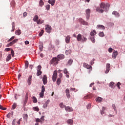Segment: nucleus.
Instances as JSON below:
<instances>
[{"label": "nucleus", "mask_w": 125, "mask_h": 125, "mask_svg": "<svg viewBox=\"0 0 125 125\" xmlns=\"http://www.w3.org/2000/svg\"><path fill=\"white\" fill-rule=\"evenodd\" d=\"M77 40L78 42H84L87 41V39L84 36H82L81 34L77 35Z\"/></svg>", "instance_id": "obj_1"}, {"label": "nucleus", "mask_w": 125, "mask_h": 125, "mask_svg": "<svg viewBox=\"0 0 125 125\" xmlns=\"http://www.w3.org/2000/svg\"><path fill=\"white\" fill-rule=\"evenodd\" d=\"M100 7L104 9V11H108L109 8H110V4L102 2L100 4Z\"/></svg>", "instance_id": "obj_2"}, {"label": "nucleus", "mask_w": 125, "mask_h": 125, "mask_svg": "<svg viewBox=\"0 0 125 125\" xmlns=\"http://www.w3.org/2000/svg\"><path fill=\"white\" fill-rule=\"evenodd\" d=\"M45 30L47 33H50L52 30V28H51V26L48 24H46L45 25Z\"/></svg>", "instance_id": "obj_3"}, {"label": "nucleus", "mask_w": 125, "mask_h": 125, "mask_svg": "<svg viewBox=\"0 0 125 125\" xmlns=\"http://www.w3.org/2000/svg\"><path fill=\"white\" fill-rule=\"evenodd\" d=\"M57 79V70H55L53 74L52 81L55 82H56V79Z\"/></svg>", "instance_id": "obj_4"}, {"label": "nucleus", "mask_w": 125, "mask_h": 125, "mask_svg": "<svg viewBox=\"0 0 125 125\" xmlns=\"http://www.w3.org/2000/svg\"><path fill=\"white\" fill-rule=\"evenodd\" d=\"M18 42V39H15L11 42L8 43L6 45L7 47H9V46H11V45H13L14 43H16V42Z\"/></svg>", "instance_id": "obj_5"}, {"label": "nucleus", "mask_w": 125, "mask_h": 125, "mask_svg": "<svg viewBox=\"0 0 125 125\" xmlns=\"http://www.w3.org/2000/svg\"><path fill=\"white\" fill-rule=\"evenodd\" d=\"M59 61V60L58 58H53L51 60V63L52 64H55L56 65H57L58 64V62Z\"/></svg>", "instance_id": "obj_6"}, {"label": "nucleus", "mask_w": 125, "mask_h": 125, "mask_svg": "<svg viewBox=\"0 0 125 125\" xmlns=\"http://www.w3.org/2000/svg\"><path fill=\"white\" fill-rule=\"evenodd\" d=\"M42 82L44 85L47 83V76L46 75H44L42 77Z\"/></svg>", "instance_id": "obj_7"}, {"label": "nucleus", "mask_w": 125, "mask_h": 125, "mask_svg": "<svg viewBox=\"0 0 125 125\" xmlns=\"http://www.w3.org/2000/svg\"><path fill=\"white\" fill-rule=\"evenodd\" d=\"M28 92H27L25 94V99L23 101V106H26V104H27V102H28Z\"/></svg>", "instance_id": "obj_8"}, {"label": "nucleus", "mask_w": 125, "mask_h": 125, "mask_svg": "<svg viewBox=\"0 0 125 125\" xmlns=\"http://www.w3.org/2000/svg\"><path fill=\"white\" fill-rule=\"evenodd\" d=\"M110 68H111V64H110V63H107L106 65V70L105 72V74H108L109 73V71H110Z\"/></svg>", "instance_id": "obj_9"}, {"label": "nucleus", "mask_w": 125, "mask_h": 125, "mask_svg": "<svg viewBox=\"0 0 125 125\" xmlns=\"http://www.w3.org/2000/svg\"><path fill=\"white\" fill-rule=\"evenodd\" d=\"M79 22L81 23L83 25H88V23L86 21H85L83 19L80 18L79 19Z\"/></svg>", "instance_id": "obj_10"}, {"label": "nucleus", "mask_w": 125, "mask_h": 125, "mask_svg": "<svg viewBox=\"0 0 125 125\" xmlns=\"http://www.w3.org/2000/svg\"><path fill=\"white\" fill-rule=\"evenodd\" d=\"M65 93L67 98L69 99V98L71 97V95H70V90H69V89L67 88L65 90Z\"/></svg>", "instance_id": "obj_11"}, {"label": "nucleus", "mask_w": 125, "mask_h": 125, "mask_svg": "<svg viewBox=\"0 0 125 125\" xmlns=\"http://www.w3.org/2000/svg\"><path fill=\"white\" fill-rule=\"evenodd\" d=\"M32 75L29 76L27 80V83L28 85H31L32 84Z\"/></svg>", "instance_id": "obj_12"}, {"label": "nucleus", "mask_w": 125, "mask_h": 125, "mask_svg": "<svg viewBox=\"0 0 125 125\" xmlns=\"http://www.w3.org/2000/svg\"><path fill=\"white\" fill-rule=\"evenodd\" d=\"M63 73L64 74L66 75V78H67V79H69V78H70V76L69 75H70V73H69V72H68V70H67L66 68H65L63 70Z\"/></svg>", "instance_id": "obj_13"}, {"label": "nucleus", "mask_w": 125, "mask_h": 125, "mask_svg": "<svg viewBox=\"0 0 125 125\" xmlns=\"http://www.w3.org/2000/svg\"><path fill=\"white\" fill-rule=\"evenodd\" d=\"M83 66L84 68H86V69H92V67L90 66V65L87 64V63H83Z\"/></svg>", "instance_id": "obj_14"}, {"label": "nucleus", "mask_w": 125, "mask_h": 125, "mask_svg": "<svg viewBox=\"0 0 125 125\" xmlns=\"http://www.w3.org/2000/svg\"><path fill=\"white\" fill-rule=\"evenodd\" d=\"M71 40V37H70V35L67 36L65 39V42L66 43H70V41Z\"/></svg>", "instance_id": "obj_15"}, {"label": "nucleus", "mask_w": 125, "mask_h": 125, "mask_svg": "<svg viewBox=\"0 0 125 125\" xmlns=\"http://www.w3.org/2000/svg\"><path fill=\"white\" fill-rule=\"evenodd\" d=\"M65 110L68 112H73V108L70 106H65Z\"/></svg>", "instance_id": "obj_16"}, {"label": "nucleus", "mask_w": 125, "mask_h": 125, "mask_svg": "<svg viewBox=\"0 0 125 125\" xmlns=\"http://www.w3.org/2000/svg\"><path fill=\"white\" fill-rule=\"evenodd\" d=\"M64 58H65V56L63 54H60L58 55V59H64Z\"/></svg>", "instance_id": "obj_17"}, {"label": "nucleus", "mask_w": 125, "mask_h": 125, "mask_svg": "<svg viewBox=\"0 0 125 125\" xmlns=\"http://www.w3.org/2000/svg\"><path fill=\"white\" fill-rule=\"evenodd\" d=\"M117 56H118V52L117 51L114 52L112 54V58L115 59L116 57H117Z\"/></svg>", "instance_id": "obj_18"}, {"label": "nucleus", "mask_w": 125, "mask_h": 125, "mask_svg": "<svg viewBox=\"0 0 125 125\" xmlns=\"http://www.w3.org/2000/svg\"><path fill=\"white\" fill-rule=\"evenodd\" d=\"M96 10L98 12H100V13H103V12H104V10L100 8V7L97 8Z\"/></svg>", "instance_id": "obj_19"}, {"label": "nucleus", "mask_w": 125, "mask_h": 125, "mask_svg": "<svg viewBox=\"0 0 125 125\" xmlns=\"http://www.w3.org/2000/svg\"><path fill=\"white\" fill-rule=\"evenodd\" d=\"M109 86L110 87H112V88H115V86H116V84H115V83L114 82H111L109 83Z\"/></svg>", "instance_id": "obj_20"}, {"label": "nucleus", "mask_w": 125, "mask_h": 125, "mask_svg": "<svg viewBox=\"0 0 125 125\" xmlns=\"http://www.w3.org/2000/svg\"><path fill=\"white\" fill-rule=\"evenodd\" d=\"M103 100V99H102V98L101 97H98L96 98V101H97V102H102V101Z\"/></svg>", "instance_id": "obj_21"}, {"label": "nucleus", "mask_w": 125, "mask_h": 125, "mask_svg": "<svg viewBox=\"0 0 125 125\" xmlns=\"http://www.w3.org/2000/svg\"><path fill=\"white\" fill-rule=\"evenodd\" d=\"M68 65H69V66H71L72 64H73V59H69L67 62Z\"/></svg>", "instance_id": "obj_22"}, {"label": "nucleus", "mask_w": 125, "mask_h": 125, "mask_svg": "<svg viewBox=\"0 0 125 125\" xmlns=\"http://www.w3.org/2000/svg\"><path fill=\"white\" fill-rule=\"evenodd\" d=\"M10 59H11V54H9L6 58V61L8 62Z\"/></svg>", "instance_id": "obj_23"}, {"label": "nucleus", "mask_w": 125, "mask_h": 125, "mask_svg": "<svg viewBox=\"0 0 125 125\" xmlns=\"http://www.w3.org/2000/svg\"><path fill=\"white\" fill-rule=\"evenodd\" d=\"M23 119L27 122L28 121V114H23Z\"/></svg>", "instance_id": "obj_24"}, {"label": "nucleus", "mask_w": 125, "mask_h": 125, "mask_svg": "<svg viewBox=\"0 0 125 125\" xmlns=\"http://www.w3.org/2000/svg\"><path fill=\"white\" fill-rule=\"evenodd\" d=\"M112 14L113 15H115V16H117V17H119V16H120V14L117 11H113L112 12Z\"/></svg>", "instance_id": "obj_25"}, {"label": "nucleus", "mask_w": 125, "mask_h": 125, "mask_svg": "<svg viewBox=\"0 0 125 125\" xmlns=\"http://www.w3.org/2000/svg\"><path fill=\"white\" fill-rule=\"evenodd\" d=\"M97 27L99 28V29H102L103 30H105V26H103L102 25H98L97 26Z\"/></svg>", "instance_id": "obj_26"}, {"label": "nucleus", "mask_w": 125, "mask_h": 125, "mask_svg": "<svg viewBox=\"0 0 125 125\" xmlns=\"http://www.w3.org/2000/svg\"><path fill=\"white\" fill-rule=\"evenodd\" d=\"M15 34L18 36H20V35H21V30L20 29L16 30L15 31Z\"/></svg>", "instance_id": "obj_27"}, {"label": "nucleus", "mask_w": 125, "mask_h": 125, "mask_svg": "<svg viewBox=\"0 0 125 125\" xmlns=\"http://www.w3.org/2000/svg\"><path fill=\"white\" fill-rule=\"evenodd\" d=\"M90 35V36H95V35H96V31L94 30L91 31Z\"/></svg>", "instance_id": "obj_28"}, {"label": "nucleus", "mask_w": 125, "mask_h": 125, "mask_svg": "<svg viewBox=\"0 0 125 125\" xmlns=\"http://www.w3.org/2000/svg\"><path fill=\"white\" fill-rule=\"evenodd\" d=\"M39 20V16L38 15H35L34 19H33V21L35 22H37V21Z\"/></svg>", "instance_id": "obj_29"}, {"label": "nucleus", "mask_w": 125, "mask_h": 125, "mask_svg": "<svg viewBox=\"0 0 125 125\" xmlns=\"http://www.w3.org/2000/svg\"><path fill=\"white\" fill-rule=\"evenodd\" d=\"M14 30H15V22H13L12 23V30L11 32H14Z\"/></svg>", "instance_id": "obj_30"}, {"label": "nucleus", "mask_w": 125, "mask_h": 125, "mask_svg": "<svg viewBox=\"0 0 125 125\" xmlns=\"http://www.w3.org/2000/svg\"><path fill=\"white\" fill-rule=\"evenodd\" d=\"M72 53V51L71 50H67L65 51V54L66 55H69V54H71Z\"/></svg>", "instance_id": "obj_31"}, {"label": "nucleus", "mask_w": 125, "mask_h": 125, "mask_svg": "<svg viewBox=\"0 0 125 125\" xmlns=\"http://www.w3.org/2000/svg\"><path fill=\"white\" fill-rule=\"evenodd\" d=\"M11 116H13V112H12V113H9L7 115V118H8V119H10V117H11Z\"/></svg>", "instance_id": "obj_32"}, {"label": "nucleus", "mask_w": 125, "mask_h": 125, "mask_svg": "<svg viewBox=\"0 0 125 125\" xmlns=\"http://www.w3.org/2000/svg\"><path fill=\"white\" fill-rule=\"evenodd\" d=\"M67 123L69 124V125H72L73 124V120L69 119L67 121Z\"/></svg>", "instance_id": "obj_33"}, {"label": "nucleus", "mask_w": 125, "mask_h": 125, "mask_svg": "<svg viewBox=\"0 0 125 125\" xmlns=\"http://www.w3.org/2000/svg\"><path fill=\"white\" fill-rule=\"evenodd\" d=\"M60 83H61V79L58 78L57 80V84L58 85H59V84H60Z\"/></svg>", "instance_id": "obj_34"}, {"label": "nucleus", "mask_w": 125, "mask_h": 125, "mask_svg": "<svg viewBox=\"0 0 125 125\" xmlns=\"http://www.w3.org/2000/svg\"><path fill=\"white\" fill-rule=\"evenodd\" d=\"M59 106L61 108H62V109H63V108H65V107H66V105H64L63 103L60 104Z\"/></svg>", "instance_id": "obj_35"}, {"label": "nucleus", "mask_w": 125, "mask_h": 125, "mask_svg": "<svg viewBox=\"0 0 125 125\" xmlns=\"http://www.w3.org/2000/svg\"><path fill=\"white\" fill-rule=\"evenodd\" d=\"M43 33H44V30H43V29H42L41 31L39 33V37H42V36L43 35Z\"/></svg>", "instance_id": "obj_36"}, {"label": "nucleus", "mask_w": 125, "mask_h": 125, "mask_svg": "<svg viewBox=\"0 0 125 125\" xmlns=\"http://www.w3.org/2000/svg\"><path fill=\"white\" fill-rule=\"evenodd\" d=\"M87 15H90V9H87L85 10Z\"/></svg>", "instance_id": "obj_37"}, {"label": "nucleus", "mask_w": 125, "mask_h": 125, "mask_svg": "<svg viewBox=\"0 0 125 125\" xmlns=\"http://www.w3.org/2000/svg\"><path fill=\"white\" fill-rule=\"evenodd\" d=\"M33 103H37V102H38V100H37V98H36V97H33Z\"/></svg>", "instance_id": "obj_38"}, {"label": "nucleus", "mask_w": 125, "mask_h": 125, "mask_svg": "<svg viewBox=\"0 0 125 125\" xmlns=\"http://www.w3.org/2000/svg\"><path fill=\"white\" fill-rule=\"evenodd\" d=\"M17 104L16 103H14L12 106V110H14L16 108Z\"/></svg>", "instance_id": "obj_39"}, {"label": "nucleus", "mask_w": 125, "mask_h": 125, "mask_svg": "<svg viewBox=\"0 0 125 125\" xmlns=\"http://www.w3.org/2000/svg\"><path fill=\"white\" fill-rule=\"evenodd\" d=\"M33 110L34 111H37V112H39L40 111V109L39 108V107H38V106L34 107Z\"/></svg>", "instance_id": "obj_40"}, {"label": "nucleus", "mask_w": 125, "mask_h": 125, "mask_svg": "<svg viewBox=\"0 0 125 125\" xmlns=\"http://www.w3.org/2000/svg\"><path fill=\"white\" fill-rule=\"evenodd\" d=\"M14 39H15V36L12 37L10 39H9L7 41V42H11L12 41H13V40H14Z\"/></svg>", "instance_id": "obj_41"}, {"label": "nucleus", "mask_w": 125, "mask_h": 125, "mask_svg": "<svg viewBox=\"0 0 125 125\" xmlns=\"http://www.w3.org/2000/svg\"><path fill=\"white\" fill-rule=\"evenodd\" d=\"M43 4H44L43 1H42V0H40V2H39L40 6H42V5H43Z\"/></svg>", "instance_id": "obj_42"}, {"label": "nucleus", "mask_w": 125, "mask_h": 125, "mask_svg": "<svg viewBox=\"0 0 125 125\" xmlns=\"http://www.w3.org/2000/svg\"><path fill=\"white\" fill-rule=\"evenodd\" d=\"M99 36L101 37H103L105 35L104 34V32H102L99 33Z\"/></svg>", "instance_id": "obj_43"}, {"label": "nucleus", "mask_w": 125, "mask_h": 125, "mask_svg": "<svg viewBox=\"0 0 125 125\" xmlns=\"http://www.w3.org/2000/svg\"><path fill=\"white\" fill-rule=\"evenodd\" d=\"M42 74V72L41 71V70H37V76H41Z\"/></svg>", "instance_id": "obj_44"}, {"label": "nucleus", "mask_w": 125, "mask_h": 125, "mask_svg": "<svg viewBox=\"0 0 125 125\" xmlns=\"http://www.w3.org/2000/svg\"><path fill=\"white\" fill-rule=\"evenodd\" d=\"M44 95V92H41V93L40 94V96L42 98H43V96Z\"/></svg>", "instance_id": "obj_45"}, {"label": "nucleus", "mask_w": 125, "mask_h": 125, "mask_svg": "<svg viewBox=\"0 0 125 125\" xmlns=\"http://www.w3.org/2000/svg\"><path fill=\"white\" fill-rule=\"evenodd\" d=\"M44 91H45V87H44V85H42V87L41 92H44Z\"/></svg>", "instance_id": "obj_46"}, {"label": "nucleus", "mask_w": 125, "mask_h": 125, "mask_svg": "<svg viewBox=\"0 0 125 125\" xmlns=\"http://www.w3.org/2000/svg\"><path fill=\"white\" fill-rule=\"evenodd\" d=\"M25 68H27L29 67V62L28 61H26L25 62Z\"/></svg>", "instance_id": "obj_47"}, {"label": "nucleus", "mask_w": 125, "mask_h": 125, "mask_svg": "<svg viewBox=\"0 0 125 125\" xmlns=\"http://www.w3.org/2000/svg\"><path fill=\"white\" fill-rule=\"evenodd\" d=\"M91 41L92 42H93V43L95 42V39H94V37H91Z\"/></svg>", "instance_id": "obj_48"}, {"label": "nucleus", "mask_w": 125, "mask_h": 125, "mask_svg": "<svg viewBox=\"0 0 125 125\" xmlns=\"http://www.w3.org/2000/svg\"><path fill=\"white\" fill-rule=\"evenodd\" d=\"M36 123H41V124L42 123V120H41V119L37 118L36 120Z\"/></svg>", "instance_id": "obj_49"}, {"label": "nucleus", "mask_w": 125, "mask_h": 125, "mask_svg": "<svg viewBox=\"0 0 125 125\" xmlns=\"http://www.w3.org/2000/svg\"><path fill=\"white\" fill-rule=\"evenodd\" d=\"M36 22L38 25H41L42 24V21H41V20H38Z\"/></svg>", "instance_id": "obj_50"}, {"label": "nucleus", "mask_w": 125, "mask_h": 125, "mask_svg": "<svg viewBox=\"0 0 125 125\" xmlns=\"http://www.w3.org/2000/svg\"><path fill=\"white\" fill-rule=\"evenodd\" d=\"M95 61V59H93L92 60H91V62H90V64H91V65H93L94 64Z\"/></svg>", "instance_id": "obj_51"}, {"label": "nucleus", "mask_w": 125, "mask_h": 125, "mask_svg": "<svg viewBox=\"0 0 125 125\" xmlns=\"http://www.w3.org/2000/svg\"><path fill=\"white\" fill-rule=\"evenodd\" d=\"M46 9L47 10H49V9H50V5L48 4L46 5Z\"/></svg>", "instance_id": "obj_52"}, {"label": "nucleus", "mask_w": 125, "mask_h": 125, "mask_svg": "<svg viewBox=\"0 0 125 125\" xmlns=\"http://www.w3.org/2000/svg\"><path fill=\"white\" fill-rule=\"evenodd\" d=\"M121 85V83L120 82H118L116 86H117V87H118V88L119 89H121V87H120V86Z\"/></svg>", "instance_id": "obj_53"}, {"label": "nucleus", "mask_w": 125, "mask_h": 125, "mask_svg": "<svg viewBox=\"0 0 125 125\" xmlns=\"http://www.w3.org/2000/svg\"><path fill=\"white\" fill-rule=\"evenodd\" d=\"M108 52H109V53H111V52H113V48L110 47L108 48Z\"/></svg>", "instance_id": "obj_54"}, {"label": "nucleus", "mask_w": 125, "mask_h": 125, "mask_svg": "<svg viewBox=\"0 0 125 125\" xmlns=\"http://www.w3.org/2000/svg\"><path fill=\"white\" fill-rule=\"evenodd\" d=\"M11 54L12 57H14V51H13L12 49H11Z\"/></svg>", "instance_id": "obj_55"}, {"label": "nucleus", "mask_w": 125, "mask_h": 125, "mask_svg": "<svg viewBox=\"0 0 125 125\" xmlns=\"http://www.w3.org/2000/svg\"><path fill=\"white\" fill-rule=\"evenodd\" d=\"M41 70H42V66L41 65H38L37 71H41Z\"/></svg>", "instance_id": "obj_56"}, {"label": "nucleus", "mask_w": 125, "mask_h": 125, "mask_svg": "<svg viewBox=\"0 0 125 125\" xmlns=\"http://www.w3.org/2000/svg\"><path fill=\"white\" fill-rule=\"evenodd\" d=\"M27 15H28V13H27V12H24L23 13V17H26V16H27Z\"/></svg>", "instance_id": "obj_57"}, {"label": "nucleus", "mask_w": 125, "mask_h": 125, "mask_svg": "<svg viewBox=\"0 0 125 125\" xmlns=\"http://www.w3.org/2000/svg\"><path fill=\"white\" fill-rule=\"evenodd\" d=\"M51 1L52 2V6H53L55 3V0H51Z\"/></svg>", "instance_id": "obj_58"}, {"label": "nucleus", "mask_w": 125, "mask_h": 125, "mask_svg": "<svg viewBox=\"0 0 125 125\" xmlns=\"http://www.w3.org/2000/svg\"><path fill=\"white\" fill-rule=\"evenodd\" d=\"M89 98V95H87L86 96H84L83 99H87Z\"/></svg>", "instance_id": "obj_59"}, {"label": "nucleus", "mask_w": 125, "mask_h": 125, "mask_svg": "<svg viewBox=\"0 0 125 125\" xmlns=\"http://www.w3.org/2000/svg\"><path fill=\"white\" fill-rule=\"evenodd\" d=\"M91 107V104H89L88 105H87V109H90Z\"/></svg>", "instance_id": "obj_60"}, {"label": "nucleus", "mask_w": 125, "mask_h": 125, "mask_svg": "<svg viewBox=\"0 0 125 125\" xmlns=\"http://www.w3.org/2000/svg\"><path fill=\"white\" fill-rule=\"evenodd\" d=\"M16 123V119H14L13 120V122H12L13 125H15Z\"/></svg>", "instance_id": "obj_61"}, {"label": "nucleus", "mask_w": 125, "mask_h": 125, "mask_svg": "<svg viewBox=\"0 0 125 125\" xmlns=\"http://www.w3.org/2000/svg\"><path fill=\"white\" fill-rule=\"evenodd\" d=\"M39 49L40 51H42V45L39 46Z\"/></svg>", "instance_id": "obj_62"}, {"label": "nucleus", "mask_w": 125, "mask_h": 125, "mask_svg": "<svg viewBox=\"0 0 125 125\" xmlns=\"http://www.w3.org/2000/svg\"><path fill=\"white\" fill-rule=\"evenodd\" d=\"M112 107H113V109H114V111H116V105H115V104H112Z\"/></svg>", "instance_id": "obj_63"}, {"label": "nucleus", "mask_w": 125, "mask_h": 125, "mask_svg": "<svg viewBox=\"0 0 125 125\" xmlns=\"http://www.w3.org/2000/svg\"><path fill=\"white\" fill-rule=\"evenodd\" d=\"M48 104H43V108H47Z\"/></svg>", "instance_id": "obj_64"}]
</instances>
